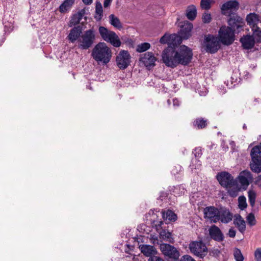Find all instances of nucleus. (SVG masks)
Wrapping results in <instances>:
<instances>
[{
	"instance_id": "f257e3e1",
	"label": "nucleus",
	"mask_w": 261,
	"mask_h": 261,
	"mask_svg": "<svg viewBox=\"0 0 261 261\" xmlns=\"http://www.w3.org/2000/svg\"><path fill=\"white\" fill-rule=\"evenodd\" d=\"M91 56L98 64L106 65L110 62L112 52L105 42H99L92 49Z\"/></svg>"
},
{
	"instance_id": "f03ea898",
	"label": "nucleus",
	"mask_w": 261,
	"mask_h": 261,
	"mask_svg": "<svg viewBox=\"0 0 261 261\" xmlns=\"http://www.w3.org/2000/svg\"><path fill=\"white\" fill-rule=\"evenodd\" d=\"M96 39V33L93 29L83 32L78 40L77 47L81 50H87L94 44Z\"/></svg>"
},
{
	"instance_id": "7ed1b4c3",
	"label": "nucleus",
	"mask_w": 261,
	"mask_h": 261,
	"mask_svg": "<svg viewBox=\"0 0 261 261\" xmlns=\"http://www.w3.org/2000/svg\"><path fill=\"white\" fill-rule=\"evenodd\" d=\"M251 161L250 167L251 170L258 173L261 172V143L254 146L250 152Z\"/></svg>"
},
{
	"instance_id": "20e7f679",
	"label": "nucleus",
	"mask_w": 261,
	"mask_h": 261,
	"mask_svg": "<svg viewBox=\"0 0 261 261\" xmlns=\"http://www.w3.org/2000/svg\"><path fill=\"white\" fill-rule=\"evenodd\" d=\"M98 32L103 40L110 43L113 46L118 47L121 45L120 39L114 32L108 30L105 27L100 26L98 28Z\"/></svg>"
},
{
	"instance_id": "39448f33",
	"label": "nucleus",
	"mask_w": 261,
	"mask_h": 261,
	"mask_svg": "<svg viewBox=\"0 0 261 261\" xmlns=\"http://www.w3.org/2000/svg\"><path fill=\"white\" fill-rule=\"evenodd\" d=\"M177 55L173 48L168 47L162 53L163 61L167 66L174 68L179 64Z\"/></svg>"
},
{
	"instance_id": "423d86ee",
	"label": "nucleus",
	"mask_w": 261,
	"mask_h": 261,
	"mask_svg": "<svg viewBox=\"0 0 261 261\" xmlns=\"http://www.w3.org/2000/svg\"><path fill=\"white\" fill-rule=\"evenodd\" d=\"M234 31L229 27L222 26L219 31V41L224 45H229L234 41Z\"/></svg>"
},
{
	"instance_id": "0eeeda50",
	"label": "nucleus",
	"mask_w": 261,
	"mask_h": 261,
	"mask_svg": "<svg viewBox=\"0 0 261 261\" xmlns=\"http://www.w3.org/2000/svg\"><path fill=\"white\" fill-rule=\"evenodd\" d=\"M177 53V58L178 59L179 64L186 65L191 61L193 54L192 50L185 45H181Z\"/></svg>"
},
{
	"instance_id": "6e6552de",
	"label": "nucleus",
	"mask_w": 261,
	"mask_h": 261,
	"mask_svg": "<svg viewBox=\"0 0 261 261\" xmlns=\"http://www.w3.org/2000/svg\"><path fill=\"white\" fill-rule=\"evenodd\" d=\"M160 250L166 256L174 260H177L180 256L179 251L174 246L169 244L163 243L160 245Z\"/></svg>"
},
{
	"instance_id": "1a4fd4ad",
	"label": "nucleus",
	"mask_w": 261,
	"mask_h": 261,
	"mask_svg": "<svg viewBox=\"0 0 261 261\" xmlns=\"http://www.w3.org/2000/svg\"><path fill=\"white\" fill-rule=\"evenodd\" d=\"M204 45L206 51L211 54L216 53L220 47L217 38L212 35H208L205 36Z\"/></svg>"
},
{
	"instance_id": "9d476101",
	"label": "nucleus",
	"mask_w": 261,
	"mask_h": 261,
	"mask_svg": "<svg viewBox=\"0 0 261 261\" xmlns=\"http://www.w3.org/2000/svg\"><path fill=\"white\" fill-rule=\"evenodd\" d=\"M189 248L192 253L200 258L203 257L207 252V247L201 241L192 242L189 244Z\"/></svg>"
},
{
	"instance_id": "9b49d317",
	"label": "nucleus",
	"mask_w": 261,
	"mask_h": 261,
	"mask_svg": "<svg viewBox=\"0 0 261 261\" xmlns=\"http://www.w3.org/2000/svg\"><path fill=\"white\" fill-rule=\"evenodd\" d=\"M219 184L223 187L231 188L236 185V181L233 176L227 172H221L217 175Z\"/></svg>"
},
{
	"instance_id": "f8f14e48",
	"label": "nucleus",
	"mask_w": 261,
	"mask_h": 261,
	"mask_svg": "<svg viewBox=\"0 0 261 261\" xmlns=\"http://www.w3.org/2000/svg\"><path fill=\"white\" fill-rule=\"evenodd\" d=\"M130 59L131 57L128 51L121 50L116 59L117 66L122 70L126 69L130 64Z\"/></svg>"
},
{
	"instance_id": "ddd939ff",
	"label": "nucleus",
	"mask_w": 261,
	"mask_h": 261,
	"mask_svg": "<svg viewBox=\"0 0 261 261\" xmlns=\"http://www.w3.org/2000/svg\"><path fill=\"white\" fill-rule=\"evenodd\" d=\"M228 16L229 18L228 20V23L229 28L234 31L240 32L244 25L243 19L235 13H231Z\"/></svg>"
},
{
	"instance_id": "4468645a",
	"label": "nucleus",
	"mask_w": 261,
	"mask_h": 261,
	"mask_svg": "<svg viewBox=\"0 0 261 261\" xmlns=\"http://www.w3.org/2000/svg\"><path fill=\"white\" fill-rule=\"evenodd\" d=\"M219 208L214 206H206L203 210L204 218L211 222L216 223L219 222Z\"/></svg>"
},
{
	"instance_id": "2eb2a0df",
	"label": "nucleus",
	"mask_w": 261,
	"mask_h": 261,
	"mask_svg": "<svg viewBox=\"0 0 261 261\" xmlns=\"http://www.w3.org/2000/svg\"><path fill=\"white\" fill-rule=\"evenodd\" d=\"M238 181L242 188L246 190L249 185L253 181V176L248 170L241 172L238 177Z\"/></svg>"
},
{
	"instance_id": "dca6fc26",
	"label": "nucleus",
	"mask_w": 261,
	"mask_h": 261,
	"mask_svg": "<svg viewBox=\"0 0 261 261\" xmlns=\"http://www.w3.org/2000/svg\"><path fill=\"white\" fill-rule=\"evenodd\" d=\"M208 234L211 239L218 242L224 240V236L221 229L216 225H213L208 229Z\"/></svg>"
},
{
	"instance_id": "f3484780",
	"label": "nucleus",
	"mask_w": 261,
	"mask_h": 261,
	"mask_svg": "<svg viewBox=\"0 0 261 261\" xmlns=\"http://www.w3.org/2000/svg\"><path fill=\"white\" fill-rule=\"evenodd\" d=\"M82 27L80 25L74 27L70 31L67 38L69 42L74 43L75 42L78 44V40L80 39L81 36L83 34Z\"/></svg>"
},
{
	"instance_id": "a211bd4d",
	"label": "nucleus",
	"mask_w": 261,
	"mask_h": 261,
	"mask_svg": "<svg viewBox=\"0 0 261 261\" xmlns=\"http://www.w3.org/2000/svg\"><path fill=\"white\" fill-rule=\"evenodd\" d=\"M233 218L232 213L226 207L219 208L218 218L219 222L224 224H227L231 222Z\"/></svg>"
},
{
	"instance_id": "6ab92c4d",
	"label": "nucleus",
	"mask_w": 261,
	"mask_h": 261,
	"mask_svg": "<svg viewBox=\"0 0 261 261\" xmlns=\"http://www.w3.org/2000/svg\"><path fill=\"white\" fill-rule=\"evenodd\" d=\"M239 3L236 1H230L224 3L221 6V9L223 14L229 15L232 11L238 10L239 8Z\"/></svg>"
},
{
	"instance_id": "aec40b11",
	"label": "nucleus",
	"mask_w": 261,
	"mask_h": 261,
	"mask_svg": "<svg viewBox=\"0 0 261 261\" xmlns=\"http://www.w3.org/2000/svg\"><path fill=\"white\" fill-rule=\"evenodd\" d=\"M160 42L162 44L170 43L173 44V45L180 44L181 43V40L179 36L176 34H172L170 35L165 34L161 38Z\"/></svg>"
},
{
	"instance_id": "412c9836",
	"label": "nucleus",
	"mask_w": 261,
	"mask_h": 261,
	"mask_svg": "<svg viewBox=\"0 0 261 261\" xmlns=\"http://www.w3.org/2000/svg\"><path fill=\"white\" fill-rule=\"evenodd\" d=\"M193 28L192 23L187 21L180 27L179 31V38L181 41L182 39H187L191 36V32Z\"/></svg>"
},
{
	"instance_id": "4be33fe9",
	"label": "nucleus",
	"mask_w": 261,
	"mask_h": 261,
	"mask_svg": "<svg viewBox=\"0 0 261 261\" xmlns=\"http://www.w3.org/2000/svg\"><path fill=\"white\" fill-rule=\"evenodd\" d=\"M141 61L146 67H153L155 65L156 58L152 53L147 52L140 58Z\"/></svg>"
},
{
	"instance_id": "5701e85b",
	"label": "nucleus",
	"mask_w": 261,
	"mask_h": 261,
	"mask_svg": "<svg viewBox=\"0 0 261 261\" xmlns=\"http://www.w3.org/2000/svg\"><path fill=\"white\" fill-rule=\"evenodd\" d=\"M240 41L243 48L246 49L252 48L255 43L254 38L251 35L244 36Z\"/></svg>"
},
{
	"instance_id": "b1692460",
	"label": "nucleus",
	"mask_w": 261,
	"mask_h": 261,
	"mask_svg": "<svg viewBox=\"0 0 261 261\" xmlns=\"http://www.w3.org/2000/svg\"><path fill=\"white\" fill-rule=\"evenodd\" d=\"M86 13V11L85 9H82L79 11L77 13L73 15L72 16L71 20L69 21V26L71 27L72 26L78 24L80 21L83 18V16Z\"/></svg>"
},
{
	"instance_id": "393cba45",
	"label": "nucleus",
	"mask_w": 261,
	"mask_h": 261,
	"mask_svg": "<svg viewBox=\"0 0 261 261\" xmlns=\"http://www.w3.org/2000/svg\"><path fill=\"white\" fill-rule=\"evenodd\" d=\"M234 217V224L241 233H243L246 229L245 221L240 215H236Z\"/></svg>"
},
{
	"instance_id": "a878e982",
	"label": "nucleus",
	"mask_w": 261,
	"mask_h": 261,
	"mask_svg": "<svg viewBox=\"0 0 261 261\" xmlns=\"http://www.w3.org/2000/svg\"><path fill=\"white\" fill-rule=\"evenodd\" d=\"M75 0H65L59 8V11L62 13L68 12L74 4Z\"/></svg>"
},
{
	"instance_id": "bb28decb",
	"label": "nucleus",
	"mask_w": 261,
	"mask_h": 261,
	"mask_svg": "<svg viewBox=\"0 0 261 261\" xmlns=\"http://www.w3.org/2000/svg\"><path fill=\"white\" fill-rule=\"evenodd\" d=\"M186 15L190 20H194L197 15V9L196 7L193 5L188 6L186 9Z\"/></svg>"
},
{
	"instance_id": "cd10ccee",
	"label": "nucleus",
	"mask_w": 261,
	"mask_h": 261,
	"mask_svg": "<svg viewBox=\"0 0 261 261\" xmlns=\"http://www.w3.org/2000/svg\"><path fill=\"white\" fill-rule=\"evenodd\" d=\"M246 20L247 23L251 25L252 28L253 27L257 26V24L259 21V17L255 13H250L247 16Z\"/></svg>"
},
{
	"instance_id": "c85d7f7f",
	"label": "nucleus",
	"mask_w": 261,
	"mask_h": 261,
	"mask_svg": "<svg viewBox=\"0 0 261 261\" xmlns=\"http://www.w3.org/2000/svg\"><path fill=\"white\" fill-rule=\"evenodd\" d=\"M140 248L141 252L147 256H151V255L153 254L155 251L154 248L150 245H143L140 246Z\"/></svg>"
},
{
	"instance_id": "c756f323",
	"label": "nucleus",
	"mask_w": 261,
	"mask_h": 261,
	"mask_svg": "<svg viewBox=\"0 0 261 261\" xmlns=\"http://www.w3.org/2000/svg\"><path fill=\"white\" fill-rule=\"evenodd\" d=\"M109 21L110 23L115 28L118 29H120L122 28V25L119 19L114 14H111L109 16Z\"/></svg>"
},
{
	"instance_id": "7c9ffc66",
	"label": "nucleus",
	"mask_w": 261,
	"mask_h": 261,
	"mask_svg": "<svg viewBox=\"0 0 261 261\" xmlns=\"http://www.w3.org/2000/svg\"><path fill=\"white\" fill-rule=\"evenodd\" d=\"M160 236L161 239L169 243H174V239L172 237V233L166 230H162Z\"/></svg>"
},
{
	"instance_id": "2f4dec72",
	"label": "nucleus",
	"mask_w": 261,
	"mask_h": 261,
	"mask_svg": "<svg viewBox=\"0 0 261 261\" xmlns=\"http://www.w3.org/2000/svg\"><path fill=\"white\" fill-rule=\"evenodd\" d=\"M252 31L253 32V34L251 36L254 38V41L258 43L261 42L260 29L257 26H255L252 27Z\"/></svg>"
},
{
	"instance_id": "473e14b6",
	"label": "nucleus",
	"mask_w": 261,
	"mask_h": 261,
	"mask_svg": "<svg viewBox=\"0 0 261 261\" xmlns=\"http://www.w3.org/2000/svg\"><path fill=\"white\" fill-rule=\"evenodd\" d=\"M103 14V10L101 4L99 2H97L95 7V19L99 21L101 19Z\"/></svg>"
},
{
	"instance_id": "72a5a7b5",
	"label": "nucleus",
	"mask_w": 261,
	"mask_h": 261,
	"mask_svg": "<svg viewBox=\"0 0 261 261\" xmlns=\"http://www.w3.org/2000/svg\"><path fill=\"white\" fill-rule=\"evenodd\" d=\"M193 125L198 129H202L207 125V121L203 118H198L193 122Z\"/></svg>"
},
{
	"instance_id": "f704fd0d",
	"label": "nucleus",
	"mask_w": 261,
	"mask_h": 261,
	"mask_svg": "<svg viewBox=\"0 0 261 261\" xmlns=\"http://www.w3.org/2000/svg\"><path fill=\"white\" fill-rule=\"evenodd\" d=\"M164 219L168 220L169 221H175L177 219L176 215L171 210H167L166 213L163 214Z\"/></svg>"
},
{
	"instance_id": "c9c22d12",
	"label": "nucleus",
	"mask_w": 261,
	"mask_h": 261,
	"mask_svg": "<svg viewBox=\"0 0 261 261\" xmlns=\"http://www.w3.org/2000/svg\"><path fill=\"white\" fill-rule=\"evenodd\" d=\"M150 47L149 43L145 42L137 45L136 50L139 53H142L148 49Z\"/></svg>"
},
{
	"instance_id": "e433bc0d",
	"label": "nucleus",
	"mask_w": 261,
	"mask_h": 261,
	"mask_svg": "<svg viewBox=\"0 0 261 261\" xmlns=\"http://www.w3.org/2000/svg\"><path fill=\"white\" fill-rule=\"evenodd\" d=\"M248 199L250 205L253 207L255 204V199H256V193L253 190H249L248 192Z\"/></svg>"
},
{
	"instance_id": "4c0bfd02",
	"label": "nucleus",
	"mask_w": 261,
	"mask_h": 261,
	"mask_svg": "<svg viewBox=\"0 0 261 261\" xmlns=\"http://www.w3.org/2000/svg\"><path fill=\"white\" fill-rule=\"evenodd\" d=\"M239 202V208L243 210L245 208H246L247 204L246 203V197L244 196H240L238 198Z\"/></svg>"
},
{
	"instance_id": "58836bf2",
	"label": "nucleus",
	"mask_w": 261,
	"mask_h": 261,
	"mask_svg": "<svg viewBox=\"0 0 261 261\" xmlns=\"http://www.w3.org/2000/svg\"><path fill=\"white\" fill-rule=\"evenodd\" d=\"M233 256L236 261H243L244 256L241 250L238 248H235L233 252Z\"/></svg>"
},
{
	"instance_id": "ea45409f",
	"label": "nucleus",
	"mask_w": 261,
	"mask_h": 261,
	"mask_svg": "<svg viewBox=\"0 0 261 261\" xmlns=\"http://www.w3.org/2000/svg\"><path fill=\"white\" fill-rule=\"evenodd\" d=\"M247 222L250 226H254L256 224V220L253 214L250 213L246 217Z\"/></svg>"
},
{
	"instance_id": "a19ab883",
	"label": "nucleus",
	"mask_w": 261,
	"mask_h": 261,
	"mask_svg": "<svg viewBox=\"0 0 261 261\" xmlns=\"http://www.w3.org/2000/svg\"><path fill=\"white\" fill-rule=\"evenodd\" d=\"M212 0H201L200 2V6L202 9L208 10L211 8V4Z\"/></svg>"
},
{
	"instance_id": "79ce46f5",
	"label": "nucleus",
	"mask_w": 261,
	"mask_h": 261,
	"mask_svg": "<svg viewBox=\"0 0 261 261\" xmlns=\"http://www.w3.org/2000/svg\"><path fill=\"white\" fill-rule=\"evenodd\" d=\"M211 15L210 13H204L202 16V21L204 23H209L211 21Z\"/></svg>"
},
{
	"instance_id": "37998d69",
	"label": "nucleus",
	"mask_w": 261,
	"mask_h": 261,
	"mask_svg": "<svg viewBox=\"0 0 261 261\" xmlns=\"http://www.w3.org/2000/svg\"><path fill=\"white\" fill-rule=\"evenodd\" d=\"M254 257L256 261H261V248H257L254 252Z\"/></svg>"
},
{
	"instance_id": "c03bdc74",
	"label": "nucleus",
	"mask_w": 261,
	"mask_h": 261,
	"mask_svg": "<svg viewBox=\"0 0 261 261\" xmlns=\"http://www.w3.org/2000/svg\"><path fill=\"white\" fill-rule=\"evenodd\" d=\"M193 153L196 158H199L202 155L201 149L200 148H196Z\"/></svg>"
},
{
	"instance_id": "a18cd8bd",
	"label": "nucleus",
	"mask_w": 261,
	"mask_h": 261,
	"mask_svg": "<svg viewBox=\"0 0 261 261\" xmlns=\"http://www.w3.org/2000/svg\"><path fill=\"white\" fill-rule=\"evenodd\" d=\"M148 261H165L164 259L161 258V257L153 255L150 256L149 259Z\"/></svg>"
},
{
	"instance_id": "49530a36",
	"label": "nucleus",
	"mask_w": 261,
	"mask_h": 261,
	"mask_svg": "<svg viewBox=\"0 0 261 261\" xmlns=\"http://www.w3.org/2000/svg\"><path fill=\"white\" fill-rule=\"evenodd\" d=\"M180 261H196L189 255H185L180 259Z\"/></svg>"
},
{
	"instance_id": "de8ad7c7",
	"label": "nucleus",
	"mask_w": 261,
	"mask_h": 261,
	"mask_svg": "<svg viewBox=\"0 0 261 261\" xmlns=\"http://www.w3.org/2000/svg\"><path fill=\"white\" fill-rule=\"evenodd\" d=\"M236 230L233 228H231L229 229L228 235L230 238H234L236 236Z\"/></svg>"
},
{
	"instance_id": "09e8293b",
	"label": "nucleus",
	"mask_w": 261,
	"mask_h": 261,
	"mask_svg": "<svg viewBox=\"0 0 261 261\" xmlns=\"http://www.w3.org/2000/svg\"><path fill=\"white\" fill-rule=\"evenodd\" d=\"M238 190L237 189H230L228 191L229 195L232 197H236L237 196Z\"/></svg>"
},
{
	"instance_id": "8fccbe9b",
	"label": "nucleus",
	"mask_w": 261,
	"mask_h": 261,
	"mask_svg": "<svg viewBox=\"0 0 261 261\" xmlns=\"http://www.w3.org/2000/svg\"><path fill=\"white\" fill-rule=\"evenodd\" d=\"M255 185L257 186L260 189H261V175L258 176L254 182Z\"/></svg>"
},
{
	"instance_id": "3c124183",
	"label": "nucleus",
	"mask_w": 261,
	"mask_h": 261,
	"mask_svg": "<svg viewBox=\"0 0 261 261\" xmlns=\"http://www.w3.org/2000/svg\"><path fill=\"white\" fill-rule=\"evenodd\" d=\"M112 0H105L103 3V6L105 8L109 6L112 2Z\"/></svg>"
},
{
	"instance_id": "603ef678",
	"label": "nucleus",
	"mask_w": 261,
	"mask_h": 261,
	"mask_svg": "<svg viewBox=\"0 0 261 261\" xmlns=\"http://www.w3.org/2000/svg\"><path fill=\"white\" fill-rule=\"evenodd\" d=\"M82 1L86 5H90L92 3V0H82Z\"/></svg>"
},
{
	"instance_id": "864d4df0",
	"label": "nucleus",
	"mask_w": 261,
	"mask_h": 261,
	"mask_svg": "<svg viewBox=\"0 0 261 261\" xmlns=\"http://www.w3.org/2000/svg\"><path fill=\"white\" fill-rule=\"evenodd\" d=\"M173 105L174 106H179V103L178 102V101L176 99H173Z\"/></svg>"
},
{
	"instance_id": "5fc2aeb1",
	"label": "nucleus",
	"mask_w": 261,
	"mask_h": 261,
	"mask_svg": "<svg viewBox=\"0 0 261 261\" xmlns=\"http://www.w3.org/2000/svg\"><path fill=\"white\" fill-rule=\"evenodd\" d=\"M162 195L160 196V198H161V200H163V198H162L163 197H166V193H164V192H163V193H162Z\"/></svg>"
},
{
	"instance_id": "6e6d98bb",
	"label": "nucleus",
	"mask_w": 261,
	"mask_h": 261,
	"mask_svg": "<svg viewBox=\"0 0 261 261\" xmlns=\"http://www.w3.org/2000/svg\"><path fill=\"white\" fill-rule=\"evenodd\" d=\"M152 239L154 240V242H153V243H155V241H157V242L158 241V239H157V238H156V237H155V238H154V237H152Z\"/></svg>"
},
{
	"instance_id": "4d7b16f0",
	"label": "nucleus",
	"mask_w": 261,
	"mask_h": 261,
	"mask_svg": "<svg viewBox=\"0 0 261 261\" xmlns=\"http://www.w3.org/2000/svg\"><path fill=\"white\" fill-rule=\"evenodd\" d=\"M243 128L244 129H247V126L245 124H244V125L243 126Z\"/></svg>"
},
{
	"instance_id": "13d9d810",
	"label": "nucleus",
	"mask_w": 261,
	"mask_h": 261,
	"mask_svg": "<svg viewBox=\"0 0 261 261\" xmlns=\"http://www.w3.org/2000/svg\"><path fill=\"white\" fill-rule=\"evenodd\" d=\"M168 102L170 103V100H168Z\"/></svg>"
}]
</instances>
